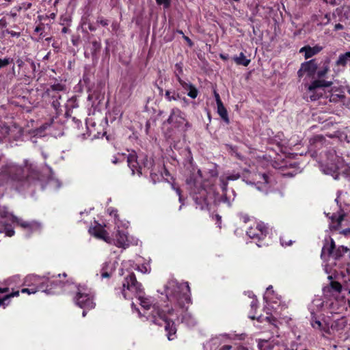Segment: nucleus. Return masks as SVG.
<instances>
[{"instance_id":"4c0bfd02","label":"nucleus","mask_w":350,"mask_h":350,"mask_svg":"<svg viewBox=\"0 0 350 350\" xmlns=\"http://www.w3.org/2000/svg\"><path fill=\"white\" fill-rule=\"evenodd\" d=\"M96 23L104 27L108 25L109 24L108 21L104 18L103 17H98L97 18Z\"/></svg>"},{"instance_id":"4468645a","label":"nucleus","mask_w":350,"mask_h":350,"mask_svg":"<svg viewBox=\"0 0 350 350\" xmlns=\"http://www.w3.org/2000/svg\"><path fill=\"white\" fill-rule=\"evenodd\" d=\"M185 308V306L183 308L180 307L174 311V312H177L178 316V318L174 320L176 328V323L180 321L185 323L189 327L193 326L196 323L194 317L190 313L187 312Z\"/></svg>"},{"instance_id":"7ed1b4c3","label":"nucleus","mask_w":350,"mask_h":350,"mask_svg":"<svg viewBox=\"0 0 350 350\" xmlns=\"http://www.w3.org/2000/svg\"><path fill=\"white\" fill-rule=\"evenodd\" d=\"M24 170L21 167L10 163L2 167L0 172V185H10L16 189L21 186L23 180ZM16 223L21 226L27 233L39 231L41 224L37 221L27 222L18 219L5 210L0 209V238L3 236L12 237L14 231L11 224Z\"/></svg>"},{"instance_id":"a19ab883","label":"nucleus","mask_w":350,"mask_h":350,"mask_svg":"<svg viewBox=\"0 0 350 350\" xmlns=\"http://www.w3.org/2000/svg\"><path fill=\"white\" fill-rule=\"evenodd\" d=\"M173 189L176 191L177 195L179 196V202H182L183 198L180 193V190L179 188H176L174 186H173Z\"/></svg>"},{"instance_id":"cd10ccee","label":"nucleus","mask_w":350,"mask_h":350,"mask_svg":"<svg viewBox=\"0 0 350 350\" xmlns=\"http://www.w3.org/2000/svg\"><path fill=\"white\" fill-rule=\"evenodd\" d=\"M19 295V291H16L11 294L5 295L3 298H0V306H7L9 304V299L10 297L18 296Z\"/></svg>"},{"instance_id":"0eeeda50","label":"nucleus","mask_w":350,"mask_h":350,"mask_svg":"<svg viewBox=\"0 0 350 350\" xmlns=\"http://www.w3.org/2000/svg\"><path fill=\"white\" fill-rule=\"evenodd\" d=\"M264 299L266 302L265 310L267 314H270L266 317H259L258 318V321L262 322L264 320L267 321L269 323L277 326L278 319L280 321H284L287 323L289 320L286 317H282L280 316V311L283 308V306H281L280 301H278L279 299L275 297L273 291H272V286H270L267 288L266 292L264 295Z\"/></svg>"},{"instance_id":"37998d69","label":"nucleus","mask_w":350,"mask_h":350,"mask_svg":"<svg viewBox=\"0 0 350 350\" xmlns=\"http://www.w3.org/2000/svg\"><path fill=\"white\" fill-rule=\"evenodd\" d=\"M257 306V300L256 299H254L251 302V307L252 308H256Z\"/></svg>"},{"instance_id":"c756f323","label":"nucleus","mask_w":350,"mask_h":350,"mask_svg":"<svg viewBox=\"0 0 350 350\" xmlns=\"http://www.w3.org/2000/svg\"><path fill=\"white\" fill-rule=\"evenodd\" d=\"M127 155L124 153H118L117 155L114 157V159L112 160V162L114 164H117L118 163L123 162L126 160Z\"/></svg>"},{"instance_id":"c85d7f7f","label":"nucleus","mask_w":350,"mask_h":350,"mask_svg":"<svg viewBox=\"0 0 350 350\" xmlns=\"http://www.w3.org/2000/svg\"><path fill=\"white\" fill-rule=\"evenodd\" d=\"M165 98L169 101L176 100L180 98V96L178 93H176L174 92H171L169 90H167L165 92Z\"/></svg>"},{"instance_id":"13d9d810","label":"nucleus","mask_w":350,"mask_h":350,"mask_svg":"<svg viewBox=\"0 0 350 350\" xmlns=\"http://www.w3.org/2000/svg\"><path fill=\"white\" fill-rule=\"evenodd\" d=\"M154 176H156V174H151V178H152L153 180H154Z\"/></svg>"},{"instance_id":"39448f33","label":"nucleus","mask_w":350,"mask_h":350,"mask_svg":"<svg viewBox=\"0 0 350 350\" xmlns=\"http://www.w3.org/2000/svg\"><path fill=\"white\" fill-rule=\"evenodd\" d=\"M190 288L187 282L179 283L174 279L169 280L164 285L161 294H165L167 303L165 306V310L170 309L171 312L178 308H183L190 301Z\"/></svg>"},{"instance_id":"6ab92c4d","label":"nucleus","mask_w":350,"mask_h":350,"mask_svg":"<svg viewBox=\"0 0 350 350\" xmlns=\"http://www.w3.org/2000/svg\"><path fill=\"white\" fill-rule=\"evenodd\" d=\"M89 231L95 237L102 239L108 243L109 235L101 225L98 224L95 227L90 228Z\"/></svg>"},{"instance_id":"b1692460","label":"nucleus","mask_w":350,"mask_h":350,"mask_svg":"<svg viewBox=\"0 0 350 350\" xmlns=\"http://www.w3.org/2000/svg\"><path fill=\"white\" fill-rule=\"evenodd\" d=\"M239 178V175L238 174H233L232 175L226 176L225 177H221V187L223 191H225L226 190L228 180H237Z\"/></svg>"},{"instance_id":"ea45409f","label":"nucleus","mask_w":350,"mask_h":350,"mask_svg":"<svg viewBox=\"0 0 350 350\" xmlns=\"http://www.w3.org/2000/svg\"><path fill=\"white\" fill-rule=\"evenodd\" d=\"M213 94H214V96L215 98L217 105L222 103L220 96L215 90H213Z\"/></svg>"},{"instance_id":"e433bc0d","label":"nucleus","mask_w":350,"mask_h":350,"mask_svg":"<svg viewBox=\"0 0 350 350\" xmlns=\"http://www.w3.org/2000/svg\"><path fill=\"white\" fill-rule=\"evenodd\" d=\"M268 343V340H258V347L260 350H266L267 349V344Z\"/></svg>"},{"instance_id":"5fc2aeb1","label":"nucleus","mask_w":350,"mask_h":350,"mask_svg":"<svg viewBox=\"0 0 350 350\" xmlns=\"http://www.w3.org/2000/svg\"><path fill=\"white\" fill-rule=\"evenodd\" d=\"M185 40L189 43L191 44V40L190 39L188 38V37H185Z\"/></svg>"},{"instance_id":"f3484780","label":"nucleus","mask_w":350,"mask_h":350,"mask_svg":"<svg viewBox=\"0 0 350 350\" xmlns=\"http://www.w3.org/2000/svg\"><path fill=\"white\" fill-rule=\"evenodd\" d=\"M193 198L198 206L197 208L199 207V208L202 210L208 206L207 191L205 189H201L198 193H195Z\"/></svg>"},{"instance_id":"603ef678","label":"nucleus","mask_w":350,"mask_h":350,"mask_svg":"<svg viewBox=\"0 0 350 350\" xmlns=\"http://www.w3.org/2000/svg\"><path fill=\"white\" fill-rule=\"evenodd\" d=\"M325 18L327 19V21L325 23V24L327 23L329 21V18L328 17V15L326 14L325 16Z\"/></svg>"},{"instance_id":"79ce46f5","label":"nucleus","mask_w":350,"mask_h":350,"mask_svg":"<svg viewBox=\"0 0 350 350\" xmlns=\"http://www.w3.org/2000/svg\"><path fill=\"white\" fill-rule=\"evenodd\" d=\"M280 241H281L282 245H283V246H288V245H291L292 243L291 241H290L289 243H287V242H285L282 239H280Z\"/></svg>"},{"instance_id":"2f4dec72","label":"nucleus","mask_w":350,"mask_h":350,"mask_svg":"<svg viewBox=\"0 0 350 350\" xmlns=\"http://www.w3.org/2000/svg\"><path fill=\"white\" fill-rule=\"evenodd\" d=\"M9 129L8 126H2L0 129V140H1L3 138H5L6 135L8 134Z\"/></svg>"},{"instance_id":"a878e982","label":"nucleus","mask_w":350,"mask_h":350,"mask_svg":"<svg viewBox=\"0 0 350 350\" xmlns=\"http://www.w3.org/2000/svg\"><path fill=\"white\" fill-rule=\"evenodd\" d=\"M233 59L238 65H242L244 66H248L250 63V59L246 58L243 53H241L237 57H234Z\"/></svg>"},{"instance_id":"20e7f679","label":"nucleus","mask_w":350,"mask_h":350,"mask_svg":"<svg viewBox=\"0 0 350 350\" xmlns=\"http://www.w3.org/2000/svg\"><path fill=\"white\" fill-rule=\"evenodd\" d=\"M66 274L63 273L53 275L40 277L35 275H27L24 281V285L27 288L21 290L23 293L29 295L34 294L38 291H42L46 295H53L59 293L64 291V287L66 284L61 278H66Z\"/></svg>"},{"instance_id":"9b49d317","label":"nucleus","mask_w":350,"mask_h":350,"mask_svg":"<svg viewBox=\"0 0 350 350\" xmlns=\"http://www.w3.org/2000/svg\"><path fill=\"white\" fill-rule=\"evenodd\" d=\"M332 85L331 81L324 80H315L308 86L306 97L309 98L311 101L319 99L324 93L325 87H329Z\"/></svg>"},{"instance_id":"423d86ee","label":"nucleus","mask_w":350,"mask_h":350,"mask_svg":"<svg viewBox=\"0 0 350 350\" xmlns=\"http://www.w3.org/2000/svg\"><path fill=\"white\" fill-rule=\"evenodd\" d=\"M107 212L113 218L115 224L114 232L109 236L108 243L122 249H126L131 245H137L139 243L137 239L129 237L127 230L129 222L125 219H120L116 209L109 208Z\"/></svg>"},{"instance_id":"f03ea898","label":"nucleus","mask_w":350,"mask_h":350,"mask_svg":"<svg viewBox=\"0 0 350 350\" xmlns=\"http://www.w3.org/2000/svg\"><path fill=\"white\" fill-rule=\"evenodd\" d=\"M343 310L344 307L340 305L338 300L325 306L322 299L316 298L310 306V324L323 336L327 334L333 338L340 337L347 325V321L342 315Z\"/></svg>"},{"instance_id":"bb28decb","label":"nucleus","mask_w":350,"mask_h":350,"mask_svg":"<svg viewBox=\"0 0 350 350\" xmlns=\"http://www.w3.org/2000/svg\"><path fill=\"white\" fill-rule=\"evenodd\" d=\"M335 247L333 239H330V243H327L322 248L321 256L327 254L330 255Z\"/></svg>"},{"instance_id":"6e6552de","label":"nucleus","mask_w":350,"mask_h":350,"mask_svg":"<svg viewBox=\"0 0 350 350\" xmlns=\"http://www.w3.org/2000/svg\"><path fill=\"white\" fill-rule=\"evenodd\" d=\"M94 293L86 286H79L77 289V295L75 297V304L83 309V317L86 315V310L94 308L96 304L94 302Z\"/></svg>"},{"instance_id":"aec40b11","label":"nucleus","mask_w":350,"mask_h":350,"mask_svg":"<svg viewBox=\"0 0 350 350\" xmlns=\"http://www.w3.org/2000/svg\"><path fill=\"white\" fill-rule=\"evenodd\" d=\"M116 269V262L107 261L103 264L100 273L101 278H109Z\"/></svg>"},{"instance_id":"7c9ffc66","label":"nucleus","mask_w":350,"mask_h":350,"mask_svg":"<svg viewBox=\"0 0 350 350\" xmlns=\"http://www.w3.org/2000/svg\"><path fill=\"white\" fill-rule=\"evenodd\" d=\"M329 69V66L325 64L323 67L318 71L317 77L319 78L323 77L328 72Z\"/></svg>"},{"instance_id":"052dcab7","label":"nucleus","mask_w":350,"mask_h":350,"mask_svg":"<svg viewBox=\"0 0 350 350\" xmlns=\"http://www.w3.org/2000/svg\"><path fill=\"white\" fill-rule=\"evenodd\" d=\"M94 44H95L96 46H99V44H98L97 42H95V43H94Z\"/></svg>"},{"instance_id":"c9c22d12","label":"nucleus","mask_w":350,"mask_h":350,"mask_svg":"<svg viewBox=\"0 0 350 350\" xmlns=\"http://www.w3.org/2000/svg\"><path fill=\"white\" fill-rule=\"evenodd\" d=\"M49 185L54 188H59L61 186V183L57 179L50 180L49 182Z\"/></svg>"},{"instance_id":"2eb2a0df","label":"nucleus","mask_w":350,"mask_h":350,"mask_svg":"<svg viewBox=\"0 0 350 350\" xmlns=\"http://www.w3.org/2000/svg\"><path fill=\"white\" fill-rule=\"evenodd\" d=\"M126 162L132 171L133 174L137 173L138 175H142L144 173L147 164L144 163V167L139 165L137 161V157L135 152L129 154L126 157Z\"/></svg>"},{"instance_id":"3c124183","label":"nucleus","mask_w":350,"mask_h":350,"mask_svg":"<svg viewBox=\"0 0 350 350\" xmlns=\"http://www.w3.org/2000/svg\"><path fill=\"white\" fill-rule=\"evenodd\" d=\"M343 219V216H340L338 218V224H340Z\"/></svg>"},{"instance_id":"864d4df0","label":"nucleus","mask_w":350,"mask_h":350,"mask_svg":"<svg viewBox=\"0 0 350 350\" xmlns=\"http://www.w3.org/2000/svg\"><path fill=\"white\" fill-rule=\"evenodd\" d=\"M243 219L244 222H246L249 219L247 218V216H244V217H243Z\"/></svg>"},{"instance_id":"393cba45","label":"nucleus","mask_w":350,"mask_h":350,"mask_svg":"<svg viewBox=\"0 0 350 350\" xmlns=\"http://www.w3.org/2000/svg\"><path fill=\"white\" fill-rule=\"evenodd\" d=\"M217 113L219 116L226 122H229V118L228 116V112L223 103H220L217 105Z\"/></svg>"},{"instance_id":"412c9836","label":"nucleus","mask_w":350,"mask_h":350,"mask_svg":"<svg viewBox=\"0 0 350 350\" xmlns=\"http://www.w3.org/2000/svg\"><path fill=\"white\" fill-rule=\"evenodd\" d=\"M177 80L182 88L188 91L187 95L191 98H196L198 96V90L189 82L183 81L178 75H176Z\"/></svg>"},{"instance_id":"72a5a7b5","label":"nucleus","mask_w":350,"mask_h":350,"mask_svg":"<svg viewBox=\"0 0 350 350\" xmlns=\"http://www.w3.org/2000/svg\"><path fill=\"white\" fill-rule=\"evenodd\" d=\"M51 88L52 90L57 92L63 91L65 90L64 85L61 83H55L51 85Z\"/></svg>"},{"instance_id":"de8ad7c7","label":"nucleus","mask_w":350,"mask_h":350,"mask_svg":"<svg viewBox=\"0 0 350 350\" xmlns=\"http://www.w3.org/2000/svg\"><path fill=\"white\" fill-rule=\"evenodd\" d=\"M176 68H177V70L179 71V72H182V67L180 64H176Z\"/></svg>"},{"instance_id":"a18cd8bd","label":"nucleus","mask_w":350,"mask_h":350,"mask_svg":"<svg viewBox=\"0 0 350 350\" xmlns=\"http://www.w3.org/2000/svg\"><path fill=\"white\" fill-rule=\"evenodd\" d=\"M334 29H335V30L342 29H343V25L340 24V23H338V24H336L335 25Z\"/></svg>"},{"instance_id":"6e6d98bb","label":"nucleus","mask_w":350,"mask_h":350,"mask_svg":"<svg viewBox=\"0 0 350 350\" xmlns=\"http://www.w3.org/2000/svg\"><path fill=\"white\" fill-rule=\"evenodd\" d=\"M11 35L13 36H18V33H16V32H12Z\"/></svg>"},{"instance_id":"e2e57ef3","label":"nucleus","mask_w":350,"mask_h":350,"mask_svg":"<svg viewBox=\"0 0 350 350\" xmlns=\"http://www.w3.org/2000/svg\"><path fill=\"white\" fill-rule=\"evenodd\" d=\"M348 293H349V294L350 295V289L349 290Z\"/></svg>"},{"instance_id":"f8f14e48","label":"nucleus","mask_w":350,"mask_h":350,"mask_svg":"<svg viewBox=\"0 0 350 350\" xmlns=\"http://www.w3.org/2000/svg\"><path fill=\"white\" fill-rule=\"evenodd\" d=\"M167 122L172 126L181 131H186L189 126L185 114L178 108H174L172 110Z\"/></svg>"},{"instance_id":"473e14b6","label":"nucleus","mask_w":350,"mask_h":350,"mask_svg":"<svg viewBox=\"0 0 350 350\" xmlns=\"http://www.w3.org/2000/svg\"><path fill=\"white\" fill-rule=\"evenodd\" d=\"M330 287L336 292H340L342 289L341 284L337 282H332L330 283Z\"/></svg>"},{"instance_id":"a211bd4d","label":"nucleus","mask_w":350,"mask_h":350,"mask_svg":"<svg viewBox=\"0 0 350 350\" xmlns=\"http://www.w3.org/2000/svg\"><path fill=\"white\" fill-rule=\"evenodd\" d=\"M317 68V64L314 60H310L307 62L303 63L300 69L298 71L299 77H302L304 74L310 76L312 75Z\"/></svg>"},{"instance_id":"f704fd0d","label":"nucleus","mask_w":350,"mask_h":350,"mask_svg":"<svg viewBox=\"0 0 350 350\" xmlns=\"http://www.w3.org/2000/svg\"><path fill=\"white\" fill-rule=\"evenodd\" d=\"M158 5H163L165 8H167L170 5L171 0H156Z\"/></svg>"},{"instance_id":"49530a36","label":"nucleus","mask_w":350,"mask_h":350,"mask_svg":"<svg viewBox=\"0 0 350 350\" xmlns=\"http://www.w3.org/2000/svg\"><path fill=\"white\" fill-rule=\"evenodd\" d=\"M88 28L90 31H95L96 29V27L92 24H89Z\"/></svg>"},{"instance_id":"f257e3e1","label":"nucleus","mask_w":350,"mask_h":350,"mask_svg":"<svg viewBox=\"0 0 350 350\" xmlns=\"http://www.w3.org/2000/svg\"><path fill=\"white\" fill-rule=\"evenodd\" d=\"M122 294L125 299H133L135 297L139 301L142 310L133 308L134 304H131L133 310H136L139 317H145L148 321L158 325H164L169 340L176 338V329L174 320L178 318L177 314L171 312L170 308L161 310L158 306L153 304L150 297L144 296L142 284L135 278V274H129L122 283Z\"/></svg>"},{"instance_id":"9d476101","label":"nucleus","mask_w":350,"mask_h":350,"mask_svg":"<svg viewBox=\"0 0 350 350\" xmlns=\"http://www.w3.org/2000/svg\"><path fill=\"white\" fill-rule=\"evenodd\" d=\"M244 180L248 185H254L260 191L267 192L269 189V177L265 173H250Z\"/></svg>"},{"instance_id":"58836bf2","label":"nucleus","mask_w":350,"mask_h":350,"mask_svg":"<svg viewBox=\"0 0 350 350\" xmlns=\"http://www.w3.org/2000/svg\"><path fill=\"white\" fill-rule=\"evenodd\" d=\"M12 62L10 58L0 59V68L8 65Z\"/></svg>"},{"instance_id":"4d7b16f0","label":"nucleus","mask_w":350,"mask_h":350,"mask_svg":"<svg viewBox=\"0 0 350 350\" xmlns=\"http://www.w3.org/2000/svg\"><path fill=\"white\" fill-rule=\"evenodd\" d=\"M350 231V230H344L343 232L345 234H347V232H349Z\"/></svg>"},{"instance_id":"680f3d73","label":"nucleus","mask_w":350,"mask_h":350,"mask_svg":"<svg viewBox=\"0 0 350 350\" xmlns=\"http://www.w3.org/2000/svg\"><path fill=\"white\" fill-rule=\"evenodd\" d=\"M36 31H39V29L37 27V28L36 29Z\"/></svg>"},{"instance_id":"ddd939ff","label":"nucleus","mask_w":350,"mask_h":350,"mask_svg":"<svg viewBox=\"0 0 350 350\" xmlns=\"http://www.w3.org/2000/svg\"><path fill=\"white\" fill-rule=\"evenodd\" d=\"M133 267H134V262L131 260H126L122 263L121 274L122 275L125 274L124 270H126L128 273L127 275H126V277L124 278V279L129 274L132 273V272H131V270H132L133 269H135L142 273H149L151 270V267H150L149 262H144V263L142 264L141 265H137L136 268H134ZM133 274H134V273H133Z\"/></svg>"},{"instance_id":"5701e85b","label":"nucleus","mask_w":350,"mask_h":350,"mask_svg":"<svg viewBox=\"0 0 350 350\" xmlns=\"http://www.w3.org/2000/svg\"><path fill=\"white\" fill-rule=\"evenodd\" d=\"M349 61H350V52H347L345 54L340 55L336 63V66L338 67V69L335 71L338 72L343 70Z\"/></svg>"},{"instance_id":"dca6fc26","label":"nucleus","mask_w":350,"mask_h":350,"mask_svg":"<svg viewBox=\"0 0 350 350\" xmlns=\"http://www.w3.org/2000/svg\"><path fill=\"white\" fill-rule=\"evenodd\" d=\"M267 233V228L263 223L254 222L247 230V234L252 239H262Z\"/></svg>"},{"instance_id":"09e8293b","label":"nucleus","mask_w":350,"mask_h":350,"mask_svg":"<svg viewBox=\"0 0 350 350\" xmlns=\"http://www.w3.org/2000/svg\"><path fill=\"white\" fill-rule=\"evenodd\" d=\"M220 57L224 60H226L228 59V55L220 54Z\"/></svg>"},{"instance_id":"c03bdc74","label":"nucleus","mask_w":350,"mask_h":350,"mask_svg":"<svg viewBox=\"0 0 350 350\" xmlns=\"http://www.w3.org/2000/svg\"><path fill=\"white\" fill-rule=\"evenodd\" d=\"M232 347L230 345H224L222 346L219 350H231Z\"/></svg>"},{"instance_id":"bf43d9fd","label":"nucleus","mask_w":350,"mask_h":350,"mask_svg":"<svg viewBox=\"0 0 350 350\" xmlns=\"http://www.w3.org/2000/svg\"><path fill=\"white\" fill-rule=\"evenodd\" d=\"M216 217H217V219L218 220H220V219H221V217H220V216H219V215H216Z\"/></svg>"},{"instance_id":"1a4fd4ad","label":"nucleus","mask_w":350,"mask_h":350,"mask_svg":"<svg viewBox=\"0 0 350 350\" xmlns=\"http://www.w3.org/2000/svg\"><path fill=\"white\" fill-rule=\"evenodd\" d=\"M345 167V162L341 157L335 150H331L328 152L325 165L322 166V171L326 174L332 175L334 179H337L340 172H343Z\"/></svg>"},{"instance_id":"8fccbe9b","label":"nucleus","mask_w":350,"mask_h":350,"mask_svg":"<svg viewBox=\"0 0 350 350\" xmlns=\"http://www.w3.org/2000/svg\"><path fill=\"white\" fill-rule=\"evenodd\" d=\"M7 290H8V288H1V289H0V293H4V292H6V291H7Z\"/></svg>"},{"instance_id":"4be33fe9","label":"nucleus","mask_w":350,"mask_h":350,"mask_svg":"<svg viewBox=\"0 0 350 350\" xmlns=\"http://www.w3.org/2000/svg\"><path fill=\"white\" fill-rule=\"evenodd\" d=\"M321 50L322 47L319 45L314 46H305L300 49L299 53H304L305 58L308 59L319 53Z\"/></svg>"}]
</instances>
